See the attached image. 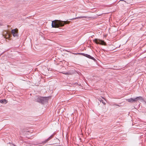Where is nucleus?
Segmentation results:
<instances>
[{"instance_id": "8", "label": "nucleus", "mask_w": 146, "mask_h": 146, "mask_svg": "<svg viewBox=\"0 0 146 146\" xmlns=\"http://www.w3.org/2000/svg\"><path fill=\"white\" fill-rule=\"evenodd\" d=\"M88 18V17H87V16H83V17L82 16V17H76L75 18H74L72 19H70V20H73L77 19L79 18Z\"/></svg>"}, {"instance_id": "6", "label": "nucleus", "mask_w": 146, "mask_h": 146, "mask_svg": "<svg viewBox=\"0 0 146 146\" xmlns=\"http://www.w3.org/2000/svg\"><path fill=\"white\" fill-rule=\"evenodd\" d=\"M53 137V135H51L45 141L43 142L44 143H45L47 141H48L49 140L52 139Z\"/></svg>"}, {"instance_id": "14", "label": "nucleus", "mask_w": 146, "mask_h": 146, "mask_svg": "<svg viewBox=\"0 0 146 146\" xmlns=\"http://www.w3.org/2000/svg\"><path fill=\"white\" fill-rule=\"evenodd\" d=\"M116 105V106H119H119H119V105Z\"/></svg>"}, {"instance_id": "15", "label": "nucleus", "mask_w": 146, "mask_h": 146, "mask_svg": "<svg viewBox=\"0 0 146 146\" xmlns=\"http://www.w3.org/2000/svg\"><path fill=\"white\" fill-rule=\"evenodd\" d=\"M63 74H64V73H65V72H62V73Z\"/></svg>"}, {"instance_id": "16", "label": "nucleus", "mask_w": 146, "mask_h": 146, "mask_svg": "<svg viewBox=\"0 0 146 146\" xmlns=\"http://www.w3.org/2000/svg\"><path fill=\"white\" fill-rule=\"evenodd\" d=\"M103 98V99H104L105 100H105V99L104 98Z\"/></svg>"}, {"instance_id": "1", "label": "nucleus", "mask_w": 146, "mask_h": 146, "mask_svg": "<svg viewBox=\"0 0 146 146\" xmlns=\"http://www.w3.org/2000/svg\"><path fill=\"white\" fill-rule=\"evenodd\" d=\"M70 21L56 20L52 21V27L55 28H58L64 26V24H69Z\"/></svg>"}, {"instance_id": "2", "label": "nucleus", "mask_w": 146, "mask_h": 146, "mask_svg": "<svg viewBox=\"0 0 146 146\" xmlns=\"http://www.w3.org/2000/svg\"><path fill=\"white\" fill-rule=\"evenodd\" d=\"M143 98H142V97L141 96H139V97H137L136 98H131L129 99H128L127 100L129 102H137V100H143Z\"/></svg>"}, {"instance_id": "7", "label": "nucleus", "mask_w": 146, "mask_h": 146, "mask_svg": "<svg viewBox=\"0 0 146 146\" xmlns=\"http://www.w3.org/2000/svg\"><path fill=\"white\" fill-rule=\"evenodd\" d=\"M85 55H86V57H87L89 58L90 59H93V60H94L95 59L94 58L91 56H90L89 55H88V54H85Z\"/></svg>"}, {"instance_id": "5", "label": "nucleus", "mask_w": 146, "mask_h": 146, "mask_svg": "<svg viewBox=\"0 0 146 146\" xmlns=\"http://www.w3.org/2000/svg\"><path fill=\"white\" fill-rule=\"evenodd\" d=\"M11 32L14 36L15 37L17 36V34L16 29H15L12 30Z\"/></svg>"}, {"instance_id": "17", "label": "nucleus", "mask_w": 146, "mask_h": 146, "mask_svg": "<svg viewBox=\"0 0 146 146\" xmlns=\"http://www.w3.org/2000/svg\"><path fill=\"white\" fill-rule=\"evenodd\" d=\"M145 104H146V101H145Z\"/></svg>"}, {"instance_id": "4", "label": "nucleus", "mask_w": 146, "mask_h": 146, "mask_svg": "<svg viewBox=\"0 0 146 146\" xmlns=\"http://www.w3.org/2000/svg\"><path fill=\"white\" fill-rule=\"evenodd\" d=\"M94 41L97 44H100L101 45H105L106 43L104 41L100 39L98 40L97 39H95Z\"/></svg>"}, {"instance_id": "10", "label": "nucleus", "mask_w": 146, "mask_h": 146, "mask_svg": "<svg viewBox=\"0 0 146 146\" xmlns=\"http://www.w3.org/2000/svg\"><path fill=\"white\" fill-rule=\"evenodd\" d=\"M99 101L101 102H102V103L104 104L105 105L106 104V103L102 99H101V98L100 99H99Z\"/></svg>"}, {"instance_id": "13", "label": "nucleus", "mask_w": 146, "mask_h": 146, "mask_svg": "<svg viewBox=\"0 0 146 146\" xmlns=\"http://www.w3.org/2000/svg\"><path fill=\"white\" fill-rule=\"evenodd\" d=\"M2 25V24L0 23V25Z\"/></svg>"}, {"instance_id": "9", "label": "nucleus", "mask_w": 146, "mask_h": 146, "mask_svg": "<svg viewBox=\"0 0 146 146\" xmlns=\"http://www.w3.org/2000/svg\"><path fill=\"white\" fill-rule=\"evenodd\" d=\"M6 101V100H0V102L1 103L6 104L7 102Z\"/></svg>"}, {"instance_id": "12", "label": "nucleus", "mask_w": 146, "mask_h": 146, "mask_svg": "<svg viewBox=\"0 0 146 146\" xmlns=\"http://www.w3.org/2000/svg\"><path fill=\"white\" fill-rule=\"evenodd\" d=\"M69 74V73L68 72H65V73H64V74H66V75H68Z\"/></svg>"}, {"instance_id": "3", "label": "nucleus", "mask_w": 146, "mask_h": 146, "mask_svg": "<svg viewBox=\"0 0 146 146\" xmlns=\"http://www.w3.org/2000/svg\"><path fill=\"white\" fill-rule=\"evenodd\" d=\"M36 100L38 102L43 103L46 100V98L40 97H36Z\"/></svg>"}, {"instance_id": "11", "label": "nucleus", "mask_w": 146, "mask_h": 146, "mask_svg": "<svg viewBox=\"0 0 146 146\" xmlns=\"http://www.w3.org/2000/svg\"><path fill=\"white\" fill-rule=\"evenodd\" d=\"M78 54H82L84 56H86V55H85L87 54H84V53H78Z\"/></svg>"}]
</instances>
